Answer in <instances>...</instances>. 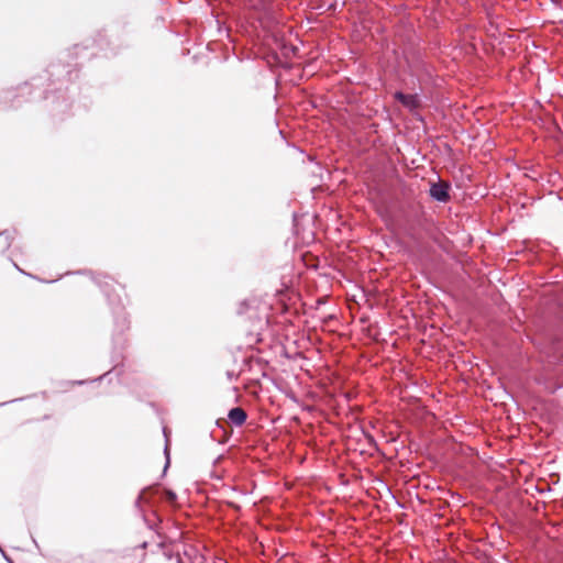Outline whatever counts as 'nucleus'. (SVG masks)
Returning a JSON list of instances; mask_svg holds the SVG:
<instances>
[{
  "instance_id": "3",
  "label": "nucleus",
  "mask_w": 563,
  "mask_h": 563,
  "mask_svg": "<svg viewBox=\"0 0 563 563\" xmlns=\"http://www.w3.org/2000/svg\"><path fill=\"white\" fill-rule=\"evenodd\" d=\"M229 419L233 423L240 426L245 421L246 415L241 408H233L229 412Z\"/></svg>"
},
{
  "instance_id": "1",
  "label": "nucleus",
  "mask_w": 563,
  "mask_h": 563,
  "mask_svg": "<svg viewBox=\"0 0 563 563\" xmlns=\"http://www.w3.org/2000/svg\"><path fill=\"white\" fill-rule=\"evenodd\" d=\"M448 189L449 186L444 183L433 184L430 194L437 200L444 201L448 198Z\"/></svg>"
},
{
  "instance_id": "2",
  "label": "nucleus",
  "mask_w": 563,
  "mask_h": 563,
  "mask_svg": "<svg viewBox=\"0 0 563 563\" xmlns=\"http://www.w3.org/2000/svg\"><path fill=\"white\" fill-rule=\"evenodd\" d=\"M396 98L408 109L412 110L419 107L420 100L413 95L397 93Z\"/></svg>"
}]
</instances>
